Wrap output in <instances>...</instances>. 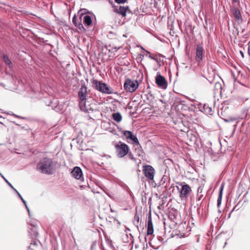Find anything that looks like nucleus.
<instances>
[{
    "label": "nucleus",
    "mask_w": 250,
    "mask_h": 250,
    "mask_svg": "<svg viewBox=\"0 0 250 250\" xmlns=\"http://www.w3.org/2000/svg\"><path fill=\"white\" fill-rule=\"evenodd\" d=\"M224 187V184H222L219 187V195H218V199H217V207H218V208H219L221 204Z\"/></svg>",
    "instance_id": "19"
},
{
    "label": "nucleus",
    "mask_w": 250,
    "mask_h": 250,
    "mask_svg": "<svg viewBox=\"0 0 250 250\" xmlns=\"http://www.w3.org/2000/svg\"><path fill=\"white\" fill-rule=\"evenodd\" d=\"M141 113L140 110H135L133 112H130V115L132 118H135Z\"/></svg>",
    "instance_id": "28"
},
{
    "label": "nucleus",
    "mask_w": 250,
    "mask_h": 250,
    "mask_svg": "<svg viewBox=\"0 0 250 250\" xmlns=\"http://www.w3.org/2000/svg\"><path fill=\"white\" fill-rule=\"evenodd\" d=\"M7 113L8 114L12 115L14 116L15 117H17L18 118L24 119V120H27V121H29L31 119V118L30 117L21 116H19V115H17L16 114H15L13 113V112H12V111L11 110H9L7 112Z\"/></svg>",
    "instance_id": "26"
},
{
    "label": "nucleus",
    "mask_w": 250,
    "mask_h": 250,
    "mask_svg": "<svg viewBox=\"0 0 250 250\" xmlns=\"http://www.w3.org/2000/svg\"><path fill=\"white\" fill-rule=\"evenodd\" d=\"M109 2L111 4H113V1H111V0H108Z\"/></svg>",
    "instance_id": "49"
},
{
    "label": "nucleus",
    "mask_w": 250,
    "mask_h": 250,
    "mask_svg": "<svg viewBox=\"0 0 250 250\" xmlns=\"http://www.w3.org/2000/svg\"><path fill=\"white\" fill-rule=\"evenodd\" d=\"M4 119L1 115H0V123L2 124V120Z\"/></svg>",
    "instance_id": "41"
},
{
    "label": "nucleus",
    "mask_w": 250,
    "mask_h": 250,
    "mask_svg": "<svg viewBox=\"0 0 250 250\" xmlns=\"http://www.w3.org/2000/svg\"><path fill=\"white\" fill-rule=\"evenodd\" d=\"M191 106H192V104H191ZM193 106H194V108H195V109H201L202 108V104H197V107H196V106H195V105H194V104H193Z\"/></svg>",
    "instance_id": "32"
},
{
    "label": "nucleus",
    "mask_w": 250,
    "mask_h": 250,
    "mask_svg": "<svg viewBox=\"0 0 250 250\" xmlns=\"http://www.w3.org/2000/svg\"><path fill=\"white\" fill-rule=\"evenodd\" d=\"M147 235H149L152 234L154 232V229L152 221L151 215L150 214L147 220Z\"/></svg>",
    "instance_id": "16"
},
{
    "label": "nucleus",
    "mask_w": 250,
    "mask_h": 250,
    "mask_svg": "<svg viewBox=\"0 0 250 250\" xmlns=\"http://www.w3.org/2000/svg\"><path fill=\"white\" fill-rule=\"evenodd\" d=\"M236 206L234 207L233 208V209H232V210H231V212H232V211L235 209V208H236Z\"/></svg>",
    "instance_id": "52"
},
{
    "label": "nucleus",
    "mask_w": 250,
    "mask_h": 250,
    "mask_svg": "<svg viewBox=\"0 0 250 250\" xmlns=\"http://www.w3.org/2000/svg\"><path fill=\"white\" fill-rule=\"evenodd\" d=\"M231 11L235 21L238 23H241L242 22V17L239 9L234 6L232 8Z\"/></svg>",
    "instance_id": "12"
},
{
    "label": "nucleus",
    "mask_w": 250,
    "mask_h": 250,
    "mask_svg": "<svg viewBox=\"0 0 250 250\" xmlns=\"http://www.w3.org/2000/svg\"><path fill=\"white\" fill-rule=\"evenodd\" d=\"M21 129H24L25 130H27L28 131V132H30L31 131V129L30 128H26L25 127V126H21Z\"/></svg>",
    "instance_id": "36"
},
{
    "label": "nucleus",
    "mask_w": 250,
    "mask_h": 250,
    "mask_svg": "<svg viewBox=\"0 0 250 250\" xmlns=\"http://www.w3.org/2000/svg\"><path fill=\"white\" fill-rule=\"evenodd\" d=\"M222 84L221 83H215L214 85V92L215 94H220L222 92Z\"/></svg>",
    "instance_id": "21"
},
{
    "label": "nucleus",
    "mask_w": 250,
    "mask_h": 250,
    "mask_svg": "<svg viewBox=\"0 0 250 250\" xmlns=\"http://www.w3.org/2000/svg\"><path fill=\"white\" fill-rule=\"evenodd\" d=\"M240 53H241V54H242V55H243V53H242L241 51H240Z\"/></svg>",
    "instance_id": "58"
},
{
    "label": "nucleus",
    "mask_w": 250,
    "mask_h": 250,
    "mask_svg": "<svg viewBox=\"0 0 250 250\" xmlns=\"http://www.w3.org/2000/svg\"><path fill=\"white\" fill-rule=\"evenodd\" d=\"M115 148L118 153V156L120 158L124 157L125 156L129 150L128 146L126 144L122 143L121 141L115 145Z\"/></svg>",
    "instance_id": "4"
},
{
    "label": "nucleus",
    "mask_w": 250,
    "mask_h": 250,
    "mask_svg": "<svg viewBox=\"0 0 250 250\" xmlns=\"http://www.w3.org/2000/svg\"><path fill=\"white\" fill-rule=\"evenodd\" d=\"M227 244V242H225V246Z\"/></svg>",
    "instance_id": "60"
},
{
    "label": "nucleus",
    "mask_w": 250,
    "mask_h": 250,
    "mask_svg": "<svg viewBox=\"0 0 250 250\" xmlns=\"http://www.w3.org/2000/svg\"><path fill=\"white\" fill-rule=\"evenodd\" d=\"M204 49L203 47L199 44L197 45L196 49L195 59L198 62H200L203 60Z\"/></svg>",
    "instance_id": "14"
},
{
    "label": "nucleus",
    "mask_w": 250,
    "mask_h": 250,
    "mask_svg": "<svg viewBox=\"0 0 250 250\" xmlns=\"http://www.w3.org/2000/svg\"><path fill=\"white\" fill-rule=\"evenodd\" d=\"M37 169L43 174H52L53 170L52 159L47 157H43L37 164Z\"/></svg>",
    "instance_id": "1"
},
{
    "label": "nucleus",
    "mask_w": 250,
    "mask_h": 250,
    "mask_svg": "<svg viewBox=\"0 0 250 250\" xmlns=\"http://www.w3.org/2000/svg\"><path fill=\"white\" fill-rule=\"evenodd\" d=\"M32 245L36 246V245H37V243L35 241H34L33 243H31V244H30V246H29V247H28V250L31 249V246Z\"/></svg>",
    "instance_id": "37"
},
{
    "label": "nucleus",
    "mask_w": 250,
    "mask_h": 250,
    "mask_svg": "<svg viewBox=\"0 0 250 250\" xmlns=\"http://www.w3.org/2000/svg\"><path fill=\"white\" fill-rule=\"evenodd\" d=\"M182 187L181 190H180V197L181 198H187L188 197V195L189 193L191 191V188L190 186L184 183L181 184Z\"/></svg>",
    "instance_id": "10"
},
{
    "label": "nucleus",
    "mask_w": 250,
    "mask_h": 250,
    "mask_svg": "<svg viewBox=\"0 0 250 250\" xmlns=\"http://www.w3.org/2000/svg\"><path fill=\"white\" fill-rule=\"evenodd\" d=\"M112 118L113 120L117 122H120L122 119V116L119 112L113 113L112 114Z\"/></svg>",
    "instance_id": "24"
},
{
    "label": "nucleus",
    "mask_w": 250,
    "mask_h": 250,
    "mask_svg": "<svg viewBox=\"0 0 250 250\" xmlns=\"http://www.w3.org/2000/svg\"><path fill=\"white\" fill-rule=\"evenodd\" d=\"M204 109H206V108H208V107H206V104H204L203 106Z\"/></svg>",
    "instance_id": "46"
},
{
    "label": "nucleus",
    "mask_w": 250,
    "mask_h": 250,
    "mask_svg": "<svg viewBox=\"0 0 250 250\" xmlns=\"http://www.w3.org/2000/svg\"><path fill=\"white\" fill-rule=\"evenodd\" d=\"M218 115L226 122H233L240 119H243L248 116V110H243V115L229 116L227 114L228 110H215Z\"/></svg>",
    "instance_id": "2"
},
{
    "label": "nucleus",
    "mask_w": 250,
    "mask_h": 250,
    "mask_svg": "<svg viewBox=\"0 0 250 250\" xmlns=\"http://www.w3.org/2000/svg\"><path fill=\"white\" fill-rule=\"evenodd\" d=\"M71 173L73 177L78 180H83V173L82 169L79 167H75Z\"/></svg>",
    "instance_id": "11"
},
{
    "label": "nucleus",
    "mask_w": 250,
    "mask_h": 250,
    "mask_svg": "<svg viewBox=\"0 0 250 250\" xmlns=\"http://www.w3.org/2000/svg\"><path fill=\"white\" fill-rule=\"evenodd\" d=\"M236 126H237V124H236L235 125H233V126H234V130L235 129L236 127Z\"/></svg>",
    "instance_id": "50"
},
{
    "label": "nucleus",
    "mask_w": 250,
    "mask_h": 250,
    "mask_svg": "<svg viewBox=\"0 0 250 250\" xmlns=\"http://www.w3.org/2000/svg\"><path fill=\"white\" fill-rule=\"evenodd\" d=\"M91 83L92 84H94V80H92V79L91 80Z\"/></svg>",
    "instance_id": "53"
},
{
    "label": "nucleus",
    "mask_w": 250,
    "mask_h": 250,
    "mask_svg": "<svg viewBox=\"0 0 250 250\" xmlns=\"http://www.w3.org/2000/svg\"><path fill=\"white\" fill-rule=\"evenodd\" d=\"M83 17V22L85 24L89 26L91 24L92 20L90 16L89 15H84L83 14H81L79 18V20L80 21H82V19Z\"/></svg>",
    "instance_id": "18"
},
{
    "label": "nucleus",
    "mask_w": 250,
    "mask_h": 250,
    "mask_svg": "<svg viewBox=\"0 0 250 250\" xmlns=\"http://www.w3.org/2000/svg\"><path fill=\"white\" fill-rule=\"evenodd\" d=\"M128 156L130 159L134 160V161L136 160V159L134 158L133 155L131 153H129L128 154Z\"/></svg>",
    "instance_id": "34"
},
{
    "label": "nucleus",
    "mask_w": 250,
    "mask_h": 250,
    "mask_svg": "<svg viewBox=\"0 0 250 250\" xmlns=\"http://www.w3.org/2000/svg\"><path fill=\"white\" fill-rule=\"evenodd\" d=\"M93 247H94V242H92L91 245V250H92Z\"/></svg>",
    "instance_id": "43"
},
{
    "label": "nucleus",
    "mask_w": 250,
    "mask_h": 250,
    "mask_svg": "<svg viewBox=\"0 0 250 250\" xmlns=\"http://www.w3.org/2000/svg\"><path fill=\"white\" fill-rule=\"evenodd\" d=\"M134 220L133 221V224L137 227L138 229H139L138 224H139V220H140V218H139V215H138L137 213H136L135 216H134Z\"/></svg>",
    "instance_id": "27"
},
{
    "label": "nucleus",
    "mask_w": 250,
    "mask_h": 250,
    "mask_svg": "<svg viewBox=\"0 0 250 250\" xmlns=\"http://www.w3.org/2000/svg\"><path fill=\"white\" fill-rule=\"evenodd\" d=\"M215 110H204L203 112L207 114H209L210 115H212L213 114V112Z\"/></svg>",
    "instance_id": "30"
},
{
    "label": "nucleus",
    "mask_w": 250,
    "mask_h": 250,
    "mask_svg": "<svg viewBox=\"0 0 250 250\" xmlns=\"http://www.w3.org/2000/svg\"><path fill=\"white\" fill-rule=\"evenodd\" d=\"M202 189H200V188H199L198 189V193H201V192H202Z\"/></svg>",
    "instance_id": "45"
},
{
    "label": "nucleus",
    "mask_w": 250,
    "mask_h": 250,
    "mask_svg": "<svg viewBox=\"0 0 250 250\" xmlns=\"http://www.w3.org/2000/svg\"><path fill=\"white\" fill-rule=\"evenodd\" d=\"M96 231H97V233H99L98 229H96Z\"/></svg>",
    "instance_id": "59"
},
{
    "label": "nucleus",
    "mask_w": 250,
    "mask_h": 250,
    "mask_svg": "<svg viewBox=\"0 0 250 250\" xmlns=\"http://www.w3.org/2000/svg\"><path fill=\"white\" fill-rule=\"evenodd\" d=\"M28 232L32 239H36L39 235L37 226L36 225L29 224Z\"/></svg>",
    "instance_id": "13"
},
{
    "label": "nucleus",
    "mask_w": 250,
    "mask_h": 250,
    "mask_svg": "<svg viewBox=\"0 0 250 250\" xmlns=\"http://www.w3.org/2000/svg\"><path fill=\"white\" fill-rule=\"evenodd\" d=\"M209 110H211V108L209 107Z\"/></svg>",
    "instance_id": "61"
},
{
    "label": "nucleus",
    "mask_w": 250,
    "mask_h": 250,
    "mask_svg": "<svg viewBox=\"0 0 250 250\" xmlns=\"http://www.w3.org/2000/svg\"><path fill=\"white\" fill-rule=\"evenodd\" d=\"M95 193H100V192H99V191H98V190H96L95 189Z\"/></svg>",
    "instance_id": "51"
},
{
    "label": "nucleus",
    "mask_w": 250,
    "mask_h": 250,
    "mask_svg": "<svg viewBox=\"0 0 250 250\" xmlns=\"http://www.w3.org/2000/svg\"><path fill=\"white\" fill-rule=\"evenodd\" d=\"M100 248L101 249H102L103 250H106L105 248V247L103 245V244L102 243L101 244V245H100Z\"/></svg>",
    "instance_id": "38"
},
{
    "label": "nucleus",
    "mask_w": 250,
    "mask_h": 250,
    "mask_svg": "<svg viewBox=\"0 0 250 250\" xmlns=\"http://www.w3.org/2000/svg\"><path fill=\"white\" fill-rule=\"evenodd\" d=\"M233 1L234 2H237V1H238V0H233Z\"/></svg>",
    "instance_id": "54"
},
{
    "label": "nucleus",
    "mask_w": 250,
    "mask_h": 250,
    "mask_svg": "<svg viewBox=\"0 0 250 250\" xmlns=\"http://www.w3.org/2000/svg\"><path fill=\"white\" fill-rule=\"evenodd\" d=\"M13 123L15 124V125H17V126H21V125H19V124H18L16 123V122H13Z\"/></svg>",
    "instance_id": "48"
},
{
    "label": "nucleus",
    "mask_w": 250,
    "mask_h": 250,
    "mask_svg": "<svg viewBox=\"0 0 250 250\" xmlns=\"http://www.w3.org/2000/svg\"><path fill=\"white\" fill-rule=\"evenodd\" d=\"M149 57L151 59H153V60H156L155 59H154V57H153L152 56H151V55H149Z\"/></svg>",
    "instance_id": "47"
},
{
    "label": "nucleus",
    "mask_w": 250,
    "mask_h": 250,
    "mask_svg": "<svg viewBox=\"0 0 250 250\" xmlns=\"http://www.w3.org/2000/svg\"><path fill=\"white\" fill-rule=\"evenodd\" d=\"M127 0H115V1L118 4L125 3Z\"/></svg>",
    "instance_id": "33"
},
{
    "label": "nucleus",
    "mask_w": 250,
    "mask_h": 250,
    "mask_svg": "<svg viewBox=\"0 0 250 250\" xmlns=\"http://www.w3.org/2000/svg\"><path fill=\"white\" fill-rule=\"evenodd\" d=\"M88 95L87 87L84 85H82L78 92L80 109H91V107L89 108L86 104L87 101L88 100Z\"/></svg>",
    "instance_id": "3"
},
{
    "label": "nucleus",
    "mask_w": 250,
    "mask_h": 250,
    "mask_svg": "<svg viewBox=\"0 0 250 250\" xmlns=\"http://www.w3.org/2000/svg\"><path fill=\"white\" fill-rule=\"evenodd\" d=\"M147 54H150V52L148 51H146Z\"/></svg>",
    "instance_id": "56"
},
{
    "label": "nucleus",
    "mask_w": 250,
    "mask_h": 250,
    "mask_svg": "<svg viewBox=\"0 0 250 250\" xmlns=\"http://www.w3.org/2000/svg\"><path fill=\"white\" fill-rule=\"evenodd\" d=\"M123 133L126 140L128 141V142H129L130 141L133 144L136 146H140L139 142L137 137L134 135L131 131L125 130L123 131Z\"/></svg>",
    "instance_id": "9"
},
{
    "label": "nucleus",
    "mask_w": 250,
    "mask_h": 250,
    "mask_svg": "<svg viewBox=\"0 0 250 250\" xmlns=\"http://www.w3.org/2000/svg\"><path fill=\"white\" fill-rule=\"evenodd\" d=\"M143 172L149 181L154 180L155 169L150 165H146L143 167Z\"/></svg>",
    "instance_id": "6"
},
{
    "label": "nucleus",
    "mask_w": 250,
    "mask_h": 250,
    "mask_svg": "<svg viewBox=\"0 0 250 250\" xmlns=\"http://www.w3.org/2000/svg\"><path fill=\"white\" fill-rule=\"evenodd\" d=\"M113 134H116V131L114 129H113L110 131Z\"/></svg>",
    "instance_id": "44"
},
{
    "label": "nucleus",
    "mask_w": 250,
    "mask_h": 250,
    "mask_svg": "<svg viewBox=\"0 0 250 250\" xmlns=\"http://www.w3.org/2000/svg\"><path fill=\"white\" fill-rule=\"evenodd\" d=\"M94 183L95 184H96V185H97L99 188L102 189H103V188H102V185L99 182H97V179L95 178V182H94Z\"/></svg>",
    "instance_id": "31"
},
{
    "label": "nucleus",
    "mask_w": 250,
    "mask_h": 250,
    "mask_svg": "<svg viewBox=\"0 0 250 250\" xmlns=\"http://www.w3.org/2000/svg\"><path fill=\"white\" fill-rule=\"evenodd\" d=\"M138 86L139 83L137 81H132L129 79L125 80L124 84V89L131 93L134 92Z\"/></svg>",
    "instance_id": "7"
},
{
    "label": "nucleus",
    "mask_w": 250,
    "mask_h": 250,
    "mask_svg": "<svg viewBox=\"0 0 250 250\" xmlns=\"http://www.w3.org/2000/svg\"><path fill=\"white\" fill-rule=\"evenodd\" d=\"M105 239L107 248L110 250H115V248L112 244V241L108 238H106V237H105Z\"/></svg>",
    "instance_id": "25"
},
{
    "label": "nucleus",
    "mask_w": 250,
    "mask_h": 250,
    "mask_svg": "<svg viewBox=\"0 0 250 250\" xmlns=\"http://www.w3.org/2000/svg\"><path fill=\"white\" fill-rule=\"evenodd\" d=\"M158 240H159V241H160V242H162V241L163 240V238H162V237H161V236H159V237H158Z\"/></svg>",
    "instance_id": "40"
},
{
    "label": "nucleus",
    "mask_w": 250,
    "mask_h": 250,
    "mask_svg": "<svg viewBox=\"0 0 250 250\" xmlns=\"http://www.w3.org/2000/svg\"><path fill=\"white\" fill-rule=\"evenodd\" d=\"M103 124H104V125H106L107 126L109 125V123L104 122Z\"/></svg>",
    "instance_id": "42"
},
{
    "label": "nucleus",
    "mask_w": 250,
    "mask_h": 250,
    "mask_svg": "<svg viewBox=\"0 0 250 250\" xmlns=\"http://www.w3.org/2000/svg\"><path fill=\"white\" fill-rule=\"evenodd\" d=\"M114 11L115 12L120 14L122 15L123 17H125L126 16V13L128 10V6H113Z\"/></svg>",
    "instance_id": "15"
},
{
    "label": "nucleus",
    "mask_w": 250,
    "mask_h": 250,
    "mask_svg": "<svg viewBox=\"0 0 250 250\" xmlns=\"http://www.w3.org/2000/svg\"><path fill=\"white\" fill-rule=\"evenodd\" d=\"M91 191H92V192L94 193V189H91Z\"/></svg>",
    "instance_id": "57"
},
{
    "label": "nucleus",
    "mask_w": 250,
    "mask_h": 250,
    "mask_svg": "<svg viewBox=\"0 0 250 250\" xmlns=\"http://www.w3.org/2000/svg\"><path fill=\"white\" fill-rule=\"evenodd\" d=\"M83 111H84L85 112H86V113H87V112H88V110H83Z\"/></svg>",
    "instance_id": "55"
},
{
    "label": "nucleus",
    "mask_w": 250,
    "mask_h": 250,
    "mask_svg": "<svg viewBox=\"0 0 250 250\" xmlns=\"http://www.w3.org/2000/svg\"><path fill=\"white\" fill-rule=\"evenodd\" d=\"M95 87L98 91L102 93L108 94L114 93L113 89L110 86H108L107 84L96 80H95Z\"/></svg>",
    "instance_id": "5"
},
{
    "label": "nucleus",
    "mask_w": 250,
    "mask_h": 250,
    "mask_svg": "<svg viewBox=\"0 0 250 250\" xmlns=\"http://www.w3.org/2000/svg\"><path fill=\"white\" fill-rule=\"evenodd\" d=\"M21 199L22 201V203L24 204V206H25L26 208L27 209V210L28 211L29 215L30 216V211L29 208L27 206V203H26V201H25L22 197V199Z\"/></svg>",
    "instance_id": "29"
},
{
    "label": "nucleus",
    "mask_w": 250,
    "mask_h": 250,
    "mask_svg": "<svg viewBox=\"0 0 250 250\" xmlns=\"http://www.w3.org/2000/svg\"><path fill=\"white\" fill-rule=\"evenodd\" d=\"M155 83L160 88L165 89L167 87V81L165 78L161 75L160 72L157 73V75L155 77Z\"/></svg>",
    "instance_id": "8"
},
{
    "label": "nucleus",
    "mask_w": 250,
    "mask_h": 250,
    "mask_svg": "<svg viewBox=\"0 0 250 250\" xmlns=\"http://www.w3.org/2000/svg\"><path fill=\"white\" fill-rule=\"evenodd\" d=\"M0 175L1 176V177L3 178V179L4 180V181L6 182V183L7 184V185L13 190L18 195L20 199H22V196L21 195V194L17 191V190L14 188V187L12 186V185L2 175L1 173H0Z\"/></svg>",
    "instance_id": "22"
},
{
    "label": "nucleus",
    "mask_w": 250,
    "mask_h": 250,
    "mask_svg": "<svg viewBox=\"0 0 250 250\" xmlns=\"http://www.w3.org/2000/svg\"><path fill=\"white\" fill-rule=\"evenodd\" d=\"M72 22L74 25L77 27L79 29H80L81 31H84V28L83 25V24L81 23V21H79L77 18L76 15H74L72 19Z\"/></svg>",
    "instance_id": "17"
},
{
    "label": "nucleus",
    "mask_w": 250,
    "mask_h": 250,
    "mask_svg": "<svg viewBox=\"0 0 250 250\" xmlns=\"http://www.w3.org/2000/svg\"><path fill=\"white\" fill-rule=\"evenodd\" d=\"M185 109V108L183 107V105L182 104H179L178 105H177V109Z\"/></svg>",
    "instance_id": "35"
},
{
    "label": "nucleus",
    "mask_w": 250,
    "mask_h": 250,
    "mask_svg": "<svg viewBox=\"0 0 250 250\" xmlns=\"http://www.w3.org/2000/svg\"><path fill=\"white\" fill-rule=\"evenodd\" d=\"M167 215L170 220L174 221L177 216V210L175 209H171L168 212Z\"/></svg>",
    "instance_id": "20"
},
{
    "label": "nucleus",
    "mask_w": 250,
    "mask_h": 250,
    "mask_svg": "<svg viewBox=\"0 0 250 250\" xmlns=\"http://www.w3.org/2000/svg\"><path fill=\"white\" fill-rule=\"evenodd\" d=\"M2 58L4 62H5V63L6 65H7L9 68H12L13 67V64H12L11 61L10 60V59L9 58L8 56L6 54H2Z\"/></svg>",
    "instance_id": "23"
},
{
    "label": "nucleus",
    "mask_w": 250,
    "mask_h": 250,
    "mask_svg": "<svg viewBox=\"0 0 250 250\" xmlns=\"http://www.w3.org/2000/svg\"><path fill=\"white\" fill-rule=\"evenodd\" d=\"M203 197V195H202V194H201V195H199V196L198 197V201H201V200L202 199Z\"/></svg>",
    "instance_id": "39"
}]
</instances>
